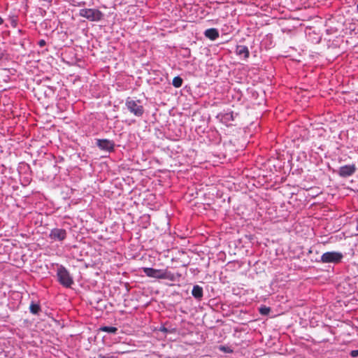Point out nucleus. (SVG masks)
I'll return each instance as SVG.
<instances>
[{"instance_id": "f257e3e1", "label": "nucleus", "mask_w": 358, "mask_h": 358, "mask_svg": "<svg viewBox=\"0 0 358 358\" xmlns=\"http://www.w3.org/2000/svg\"><path fill=\"white\" fill-rule=\"evenodd\" d=\"M125 106L127 110L136 117H141L144 113V107L138 99L134 100L131 97L126 99Z\"/></svg>"}, {"instance_id": "f03ea898", "label": "nucleus", "mask_w": 358, "mask_h": 358, "mask_svg": "<svg viewBox=\"0 0 358 358\" xmlns=\"http://www.w3.org/2000/svg\"><path fill=\"white\" fill-rule=\"evenodd\" d=\"M57 275L58 281L64 287H71V286L73 284L72 277L70 275V273L67 269L62 265H60L57 268Z\"/></svg>"}, {"instance_id": "7ed1b4c3", "label": "nucleus", "mask_w": 358, "mask_h": 358, "mask_svg": "<svg viewBox=\"0 0 358 358\" xmlns=\"http://www.w3.org/2000/svg\"><path fill=\"white\" fill-rule=\"evenodd\" d=\"M79 15L92 22L100 21L103 17V13L99 10L93 8L80 9Z\"/></svg>"}, {"instance_id": "20e7f679", "label": "nucleus", "mask_w": 358, "mask_h": 358, "mask_svg": "<svg viewBox=\"0 0 358 358\" xmlns=\"http://www.w3.org/2000/svg\"><path fill=\"white\" fill-rule=\"evenodd\" d=\"M343 255L339 252H327L321 256V262L322 263H334L337 264L341 262Z\"/></svg>"}, {"instance_id": "39448f33", "label": "nucleus", "mask_w": 358, "mask_h": 358, "mask_svg": "<svg viewBox=\"0 0 358 358\" xmlns=\"http://www.w3.org/2000/svg\"><path fill=\"white\" fill-rule=\"evenodd\" d=\"M67 236L66 231L63 229L55 228L50 231L49 237L54 241H62Z\"/></svg>"}, {"instance_id": "423d86ee", "label": "nucleus", "mask_w": 358, "mask_h": 358, "mask_svg": "<svg viewBox=\"0 0 358 358\" xmlns=\"http://www.w3.org/2000/svg\"><path fill=\"white\" fill-rule=\"evenodd\" d=\"M96 145L102 150L112 152L115 148V143L108 139H96Z\"/></svg>"}, {"instance_id": "0eeeda50", "label": "nucleus", "mask_w": 358, "mask_h": 358, "mask_svg": "<svg viewBox=\"0 0 358 358\" xmlns=\"http://www.w3.org/2000/svg\"><path fill=\"white\" fill-rule=\"evenodd\" d=\"M356 171V167L354 164L345 165L340 167L338 174L340 176L346 178L352 176Z\"/></svg>"}, {"instance_id": "6e6552de", "label": "nucleus", "mask_w": 358, "mask_h": 358, "mask_svg": "<svg viewBox=\"0 0 358 358\" xmlns=\"http://www.w3.org/2000/svg\"><path fill=\"white\" fill-rule=\"evenodd\" d=\"M144 273L150 278L162 279V269H155L153 268H143Z\"/></svg>"}, {"instance_id": "1a4fd4ad", "label": "nucleus", "mask_w": 358, "mask_h": 358, "mask_svg": "<svg viewBox=\"0 0 358 358\" xmlns=\"http://www.w3.org/2000/svg\"><path fill=\"white\" fill-rule=\"evenodd\" d=\"M235 52L238 56L243 57L244 59H248L250 56V51L245 45H236Z\"/></svg>"}, {"instance_id": "9d476101", "label": "nucleus", "mask_w": 358, "mask_h": 358, "mask_svg": "<svg viewBox=\"0 0 358 358\" xmlns=\"http://www.w3.org/2000/svg\"><path fill=\"white\" fill-rule=\"evenodd\" d=\"M204 36L211 41H215L219 37V31L215 28H210L204 31Z\"/></svg>"}, {"instance_id": "9b49d317", "label": "nucleus", "mask_w": 358, "mask_h": 358, "mask_svg": "<svg viewBox=\"0 0 358 358\" xmlns=\"http://www.w3.org/2000/svg\"><path fill=\"white\" fill-rule=\"evenodd\" d=\"M192 294L196 299L200 301L203 294V288L198 285H194L192 290Z\"/></svg>"}, {"instance_id": "f8f14e48", "label": "nucleus", "mask_w": 358, "mask_h": 358, "mask_svg": "<svg viewBox=\"0 0 358 358\" xmlns=\"http://www.w3.org/2000/svg\"><path fill=\"white\" fill-rule=\"evenodd\" d=\"M176 276L178 278L180 277V274L178 273L177 275H175L169 271L163 270L162 279H167L171 281H175L177 279Z\"/></svg>"}, {"instance_id": "ddd939ff", "label": "nucleus", "mask_w": 358, "mask_h": 358, "mask_svg": "<svg viewBox=\"0 0 358 358\" xmlns=\"http://www.w3.org/2000/svg\"><path fill=\"white\" fill-rule=\"evenodd\" d=\"M29 310L34 315H38L41 311V308L39 304L35 303L32 301L29 306Z\"/></svg>"}, {"instance_id": "4468645a", "label": "nucleus", "mask_w": 358, "mask_h": 358, "mask_svg": "<svg viewBox=\"0 0 358 358\" xmlns=\"http://www.w3.org/2000/svg\"><path fill=\"white\" fill-rule=\"evenodd\" d=\"M99 330L110 334H116V332L117 331V328L115 327L103 326L100 327Z\"/></svg>"}, {"instance_id": "2eb2a0df", "label": "nucleus", "mask_w": 358, "mask_h": 358, "mask_svg": "<svg viewBox=\"0 0 358 358\" xmlns=\"http://www.w3.org/2000/svg\"><path fill=\"white\" fill-rule=\"evenodd\" d=\"M182 83H183V80L180 76H176L173 79L172 85L175 87L178 88V87H180L182 86Z\"/></svg>"}, {"instance_id": "dca6fc26", "label": "nucleus", "mask_w": 358, "mask_h": 358, "mask_svg": "<svg viewBox=\"0 0 358 358\" xmlns=\"http://www.w3.org/2000/svg\"><path fill=\"white\" fill-rule=\"evenodd\" d=\"M259 312L262 315H268L271 312V308L266 306H262L259 308Z\"/></svg>"}, {"instance_id": "f3484780", "label": "nucleus", "mask_w": 358, "mask_h": 358, "mask_svg": "<svg viewBox=\"0 0 358 358\" xmlns=\"http://www.w3.org/2000/svg\"><path fill=\"white\" fill-rule=\"evenodd\" d=\"M98 358H118V357L113 356V355H103L102 354H99L98 355Z\"/></svg>"}, {"instance_id": "a211bd4d", "label": "nucleus", "mask_w": 358, "mask_h": 358, "mask_svg": "<svg viewBox=\"0 0 358 358\" xmlns=\"http://www.w3.org/2000/svg\"><path fill=\"white\" fill-rule=\"evenodd\" d=\"M350 355L352 357H358V350H351L350 352Z\"/></svg>"}, {"instance_id": "6ab92c4d", "label": "nucleus", "mask_w": 358, "mask_h": 358, "mask_svg": "<svg viewBox=\"0 0 358 358\" xmlns=\"http://www.w3.org/2000/svg\"><path fill=\"white\" fill-rule=\"evenodd\" d=\"M45 41L43 39H41L38 41V44L40 47H43L45 45Z\"/></svg>"}, {"instance_id": "aec40b11", "label": "nucleus", "mask_w": 358, "mask_h": 358, "mask_svg": "<svg viewBox=\"0 0 358 358\" xmlns=\"http://www.w3.org/2000/svg\"><path fill=\"white\" fill-rule=\"evenodd\" d=\"M3 23V20L0 17V25H1Z\"/></svg>"}, {"instance_id": "412c9836", "label": "nucleus", "mask_w": 358, "mask_h": 358, "mask_svg": "<svg viewBox=\"0 0 358 358\" xmlns=\"http://www.w3.org/2000/svg\"><path fill=\"white\" fill-rule=\"evenodd\" d=\"M161 331H166V329L165 327H163L162 329H161Z\"/></svg>"}, {"instance_id": "4be33fe9", "label": "nucleus", "mask_w": 358, "mask_h": 358, "mask_svg": "<svg viewBox=\"0 0 358 358\" xmlns=\"http://www.w3.org/2000/svg\"><path fill=\"white\" fill-rule=\"evenodd\" d=\"M357 10L358 12V3L357 4Z\"/></svg>"}]
</instances>
